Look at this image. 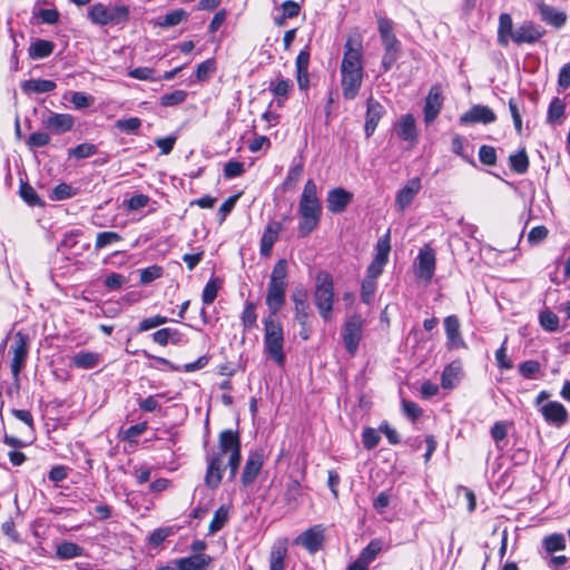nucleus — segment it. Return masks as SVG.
I'll use <instances>...</instances> for the list:
<instances>
[{"label":"nucleus","instance_id":"f257e3e1","mask_svg":"<svg viewBox=\"0 0 570 570\" xmlns=\"http://www.w3.org/2000/svg\"><path fill=\"white\" fill-rule=\"evenodd\" d=\"M228 455L229 478L233 480L238 471L242 453L240 439L237 432L224 430L218 435V450L206 455L205 485L209 489H217L222 482L226 469L225 456Z\"/></svg>","mask_w":570,"mask_h":570},{"label":"nucleus","instance_id":"f03ea898","mask_svg":"<svg viewBox=\"0 0 570 570\" xmlns=\"http://www.w3.org/2000/svg\"><path fill=\"white\" fill-rule=\"evenodd\" d=\"M340 71L343 98L345 100L355 99L364 78V55L360 37L347 38Z\"/></svg>","mask_w":570,"mask_h":570},{"label":"nucleus","instance_id":"7ed1b4c3","mask_svg":"<svg viewBox=\"0 0 570 570\" xmlns=\"http://www.w3.org/2000/svg\"><path fill=\"white\" fill-rule=\"evenodd\" d=\"M546 35V29L531 20L522 21L517 28H513L512 17L504 12L499 16L498 43L508 47L510 42L517 46L523 43H535Z\"/></svg>","mask_w":570,"mask_h":570},{"label":"nucleus","instance_id":"20e7f679","mask_svg":"<svg viewBox=\"0 0 570 570\" xmlns=\"http://www.w3.org/2000/svg\"><path fill=\"white\" fill-rule=\"evenodd\" d=\"M298 214L301 216L298 234L301 237H306L317 228L322 217V204L313 179H308L304 185L298 203Z\"/></svg>","mask_w":570,"mask_h":570},{"label":"nucleus","instance_id":"39448f33","mask_svg":"<svg viewBox=\"0 0 570 570\" xmlns=\"http://www.w3.org/2000/svg\"><path fill=\"white\" fill-rule=\"evenodd\" d=\"M264 352L278 366L286 361L284 352V328L281 322L268 316L264 321Z\"/></svg>","mask_w":570,"mask_h":570},{"label":"nucleus","instance_id":"423d86ee","mask_svg":"<svg viewBox=\"0 0 570 570\" xmlns=\"http://www.w3.org/2000/svg\"><path fill=\"white\" fill-rule=\"evenodd\" d=\"M334 303V283L327 273H320L314 289V304L321 317L328 322L332 318Z\"/></svg>","mask_w":570,"mask_h":570},{"label":"nucleus","instance_id":"0eeeda50","mask_svg":"<svg viewBox=\"0 0 570 570\" xmlns=\"http://www.w3.org/2000/svg\"><path fill=\"white\" fill-rule=\"evenodd\" d=\"M129 7L118 4L107 7L104 3H95L88 11V18L97 26L121 24L129 20Z\"/></svg>","mask_w":570,"mask_h":570},{"label":"nucleus","instance_id":"6e6552de","mask_svg":"<svg viewBox=\"0 0 570 570\" xmlns=\"http://www.w3.org/2000/svg\"><path fill=\"white\" fill-rule=\"evenodd\" d=\"M10 353H12L10 370L14 380V384L18 389L19 375L21 370L24 367L28 357V337L21 332L16 334L14 341L10 346Z\"/></svg>","mask_w":570,"mask_h":570},{"label":"nucleus","instance_id":"1a4fd4ad","mask_svg":"<svg viewBox=\"0 0 570 570\" xmlns=\"http://www.w3.org/2000/svg\"><path fill=\"white\" fill-rule=\"evenodd\" d=\"M364 321L361 315L350 316L343 327L342 338L346 351L354 355L363 335Z\"/></svg>","mask_w":570,"mask_h":570},{"label":"nucleus","instance_id":"9d476101","mask_svg":"<svg viewBox=\"0 0 570 570\" xmlns=\"http://www.w3.org/2000/svg\"><path fill=\"white\" fill-rule=\"evenodd\" d=\"M539 412L542 415L547 424L561 429L569 421V412L566 406L558 401H548L539 407Z\"/></svg>","mask_w":570,"mask_h":570},{"label":"nucleus","instance_id":"9b49d317","mask_svg":"<svg viewBox=\"0 0 570 570\" xmlns=\"http://www.w3.org/2000/svg\"><path fill=\"white\" fill-rule=\"evenodd\" d=\"M324 532L325 529L322 524L313 525L296 537L293 543L296 546H302L309 553H315L323 547L325 539Z\"/></svg>","mask_w":570,"mask_h":570},{"label":"nucleus","instance_id":"f8f14e48","mask_svg":"<svg viewBox=\"0 0 570 570\" xmlns=\"http://www.w3.org/2000/svg\"><path fill=\"white\" fill-rule=\"evenodd\" d=\"M390 250L391 246L389 235H386L384 238L379 239L376 244V255L367 266L365 277L376 281V278L383 273V268L389 259Z\"/></svg>","mask_w":570,"mask_h":570},{"label":"nucleus","instance_id":"ddd939ff","mask_svg":"<svg viewBox=\"0 0 570 570\" xmlns=\"http://www.w3.org/2000/svg\"><path fill=\"white\" fill-rule=\"evenodd\" d=\"M448 350L465 348L466 344L461 334V324L456 315H449L443 321Z\"/></svg>","mask_w":570,"mask_h":570},{"label":"nucleus","instance_id":"4468645a","mask_svg":"<svg viewBox=\"0 0 570 570\" xmlns=\"http://www.w3.org/2000/svg\"><path fill=\"white\" fill-rule=\"evenodd\" d=\"M291 297L294 303L296 321L299 325H306L312 315L307 291L304 287H296Z\"/></svg>","mask_w":570,"mask_h":570},{"label":"nucleus","instance_id":"2eb2a0df","mask_svg":"<svg viewBox=\"0 0 570 570\" xmlns=\"http://www.w3.org/2000/svg\"><path fill=\"white\" fill-rule=\"evenodd\" d=\"M41 122L45 128L55 134H63L73 127L75 118L69 114H57L48 111L47 116H42Z\"/></svg>","mask_w":570,"mask_h":570},{"label":"nucleus","instance_id":"dca6fc26","mask_svg":"<svg viewBox=\"0 0 570 570\" xmlns=\"http://www.w3.org/2000/svg\"><path fill=\"white\" fill-rule=\"evenodd\" d=\"M353 200V194L342 187H336L327 193V209L333 214L343 213Z\"/></svg>","mask_w":570,"mask_h":570},{"label":"nucleus","instance_id":"f3484780","mask_svg":"<svg viewBox=\"0 0 570 570\" xmlns=\"http://www.w3.org/2000/svg\"><path fill=\"white\" fill-rule=\"evenodd\" d=\"M384 112V107L377 100L373 99L372 97L366 100L364 131L367 138L374 134Z\"/></svg>","mask_w":570,"mask_h":570},{"label":"nucleus","instance_id":"a211bd4d","mask_svg":"<svg viewBox=\"0 0 570 570\" xmlns=\"http://www.w3.org/2000/svg\"><path fill=\"white\" fill-rule=\"evenodd\" d=\"M287 286L271 284L267 286L266 305L269 311V316H275L284 306L286 298Z\"/></svg>","mask_w":570,"mask_h":570},{"label":"nucleus","instance_id":"6ab92c4d","mask_svg":"<svg viewBox=\"0 0 570 570\" xmlns=\"http://www.w3.org/2000/svg\"><path fill=\"white\" fill-rule=\"evenodd\" d=\"M495 114L487 106L476 105L460 117L461 124H491L495 121Z\"/></svg>","mask_w":570,"mask_h":570},{"label":"nucleus","instance_id":"aec40b11","mask_svg":"<svg viewBox=\"0 0 570 570\" xmlns=\"http://www.w3.org/2000/svg\"><path fill=\"white\" fill-rule=\"evenodd\" d=\"M421 187V179L419 177H414L410 179L402 189L399 190L395 198V204L400 210H404L411 205Z\"/></svg>","mask_w":570,"mask_h":570},{"label":"nucleus","instance_id":"412c9836","mask_svg":"<svg viewBox=\"0 0 570 570\" xmlns=\"http://www.w3.org/2000/svg\"><path fill=\"white\" fill-rule=\"evenodd\" d=\"M263 463L262 453L253 452L248 455L242 474V483L244 487H248L255 481L262 470Z\"/></svg>","mask_w":570,"mask_h":570},{"label":"nucleus","instance_id":"4be33fe9","mask_svg":"<svg viewBox=\"0 0 570 570\" xmlns=\"http://www.w3.org/2000/svg\"><path fill=\"white\" fill-rule=\"evenodd\" d=\"M419 266L416 275L420 278L430 281L433 277L435 269V254L430 247L422 249L417 256Z\"/></svg>","mask_w":570,"mask_h":570},{"label":"nucleus","instance_id":"5701e85b","mask_svg":"<svg viewBox=\"0 0 570 570\" xmlns=\"http://www.w3.org/2000/svg\"><path fill=\"white\" fill-rule=\"evenodd\" d=\"M102 362V356L98 352L80 351L70 357V365L80 370H91Z\"/></svg>","mask_w":570,"mask_h":570},{"label":"nucleus","instance_id":"b1692460","mask_svg":"<svg viewBox=\"0 0 570 570\" xmlns=\"http://www.w3.org/2000/svg\"><path fill=\"white\" fill-rule=\"evenodd\" d=\"M287 546L288 540L286 538H278L274 542L269 556V570H284Z\"/></svg>","mask_w":570,"mask_h":570},{"label":"nucleus","instance_id":"393cba45","mask_svg":"<svg viewBox=\"0 0 570 570\" xmlns=\"http://www.w3.org/2000/svg\"><path fill=\"white\" fill-rule=\"evenodd\" d=\"M463 375L462 363L459 360L446 365L441 375V385L443 389L451 390L455 387Z\"/></svg>","mask_w":570,"mask_h":570},{"label":"nucleus","instance_id":"a878e982","mask_svg":"<svg viewBox=\"0 0 570 570\" xmlns=\"http://www.w3.org/2000/svg\"><path fill=\"white\" fill-rule=\"evenodd\" d=\"M212 562V557L204 553H195L190 557L176 560L178 570H206Z\"/></svg>","mask_w":570,"mask_h":570},{"label":"nucleus","instance_id":"bb28decb","mask_svg":"<svg viewBox=\"0 0 570 570\" xmlns=\"http://www.w3.org/2000/svg\"><path fill=\"white\" fill-rule=\"evenodd\" d=\"M395 130L399 138L404 141L414 142L417 139L415 119L411 114L404 115L400 118L395 126Z\"/></svg>","mask_w":570,"mask_h":570},{"label":"nucleus","instance_id":"cd10ccee","mask_svg":"<svg viewBox=\"0 0 570 570\" xmlns=\"http://www.w3.org/2000/svg\"><path fill=\"white\" fill-rule=\"evenodd\" d=\"M282 230V225L278 222L268 224L261 238V254L268 256L272 252L274 244L278 239V235Z\"/></svg>","mask_w":570,"mask_h":570},{"label":"nucleus","instance_id":"c85d7f7f","mask_svg":"<svg viewBox=\"0 0 570 570\" xmlns=\"http://www.w3.org/2000/svg\"><path fill=\"white\" fill-rule=\"evenodd\" d=\"M538 9L541 16V19L556 28H561L564 26L567 21V14L563 11L557 10L554 7H551L546 3H539Z\"/></svg>","mask_w":570,"mask_h":570},{"label":"nucleus","instance_id":"c756f323","mask_svg":"<svg viewBox=\"0 0 570 570\" xmlns=\"http://www.w3.org/2000/svg\"><path fill=\"white\" fill-rule=\"evenodd\" d=\"M442 108V97L441 94L432 88L429 92L425 106H424V120L426 124L434 121L438 117Z\"/></svg>","mask_w":570,"mask_h":570},{"label":"nucleus","instance_id":"7c9ffc66","mask_svg":"<svg viewBox=\"0 0 570 570\" xmlns=\"http://www.w3.org/2000/svg\"><path fill=\"white\" fill-rule=\"evenodd\" d=\"M153 340L155 343L166 346L168 343L174 345H178L181 343H186L185 336L177 328L165 327L156 331L153 334Z\"/></svg>","mask_w":570,"mask_h":570},{"label":"nucleus","instance_id":"2f4dec72","mask_svg":"<svg viewBox=\"0 0 570 570\" xmlns=\"http://www.w3.org/2000/svg\"><path fill=\"white\" fill-rule=\"evenodd\" d=\"M55 47L56 46L52 41L45 39H36L29 46L28 55L33 60L45 59L52 55Z\"/></svg>","mask_w":570,"mask_h":570},{"label":"nucleus","instance_id":"473e14b6","mask_svg":"<svg viewBox=\"0 0 570 570\" xmlns=\"http://www.w3.org/2000/svg\"><path fill=\"white\" fill-rule=\"evenodd\" d=\"M56 82L48 79H29L21 83L24 94H45L55 90Z\"/></svg>","mask_w":570,"mask_h":570},{"label":"nucleus","instance_id":"72a5a7b5","mask_svg":"<svg viewBox=\"0 0 570 570\" xmlns=\"http://www.w3.org/2000/svg\"><path fill=\"white\" fill-rule=\"evenodd\" d=\"M83 556V548L73 542H62L56 549V557L60 560H69Z\"/></svg>","mask_w":570,"mask_h":570},{"label":"nucleus","instance_id":"f704fd0d","mask_svg":"<svg viewBox=\"0 0 570 570\" xmlns=\"http://www.w3.org/2000/svg\"><path fill=\"white\" fill-rule=\"evenodd\" d=\"M229 518V508L226 505L219 507L215 513L212 522L209 523L208 533L215 534L220 531L227 523Z\"/></svg>","mask_w":570,"mask_h":570},{"label":"nucleus","instance_id":"c9c22d12","mask_svg":"<svg viewBox=\"0 0 570 570\" xmlns=\"http://www.w3.org/2000/svg\"><path fill=\"white\" fill-rule=\"evenodd\" d=\"M188 18L187 11L184 9H176L168 13H166L159 21L158 26L160 28H169L179 24L181 21Z\"/></svg>","mask_w":570,"mask_h":570},{"label":"nucleus","instance_id":"e433bc0d","mask_svg":"<svg viewBox=\"0 0 570 570\" xmlns=\"http://www.w3.org/2000/svg\"><path fill=\"white\" fill-rule=\"evenodd\" d=\"M287 266L286 259H279L272 271L268 283L287 286Z\"/></svg>","mask_w":570,"mask_h":570},{"label":"nucleus","instance_id":"4c0bfd02","mask_svg":"<svg viewBox=\"0 0 570 570\" xmlns=\"http://www.w3.org/2000/svg\"><path fill=\"white\" fill-rule=\"evenodd\" d=\"M510 167L517 174H524L529 168V159L524 149L510 155Z\"/></svg>","mask_w":570,"mask_h":570},{"label":"nucleus","instance_id":"58836bf2","mask_svg":"<svg viewBox=\"0 0 570 570\" xmlns=\"http://www.w3.org/2000/svg\"><path fill=\"white\" fill-rule=\"evenodd\" d=\"M542 544L548 553H553L566 549V539L560 533H553L546 537Z\"/></svg>","mask_w":570,"mask_h":570},{"label":"nucleus","instance_id":"ea45409f","mask_svg":"<svg viewBox=\"0 0 570 570\" xmlns=\"http://www.w3.org/2000/svg\"><path fill=\"white\" fill-rule=\"evenodd\" d=\"M97 151L98 148L96 145L90 142H83L76 146L75 148L69 149L68 155L69 157H73L76 159H85L96 155Z\"/></svg>","mask_w":570,"mask_h":570},{"label":"nucleus","instance_id":"a19ab883","mask_svg":"<svg viewBox=\"0 0 570 570\" xmlns=\"http://www.w3.org/2000/svg\"><path fill=\"white\" fill-rule=\"evenodd\" d=\"M304 173V164L303 161L293 165L287 173V176L283 183L284 189H292L299 181L302 175Z\"/></svg>","mask_w":570,"mask_h":570},{"label":"nucleus","instance_id":"79ce46f5","mask_svg":"<svg viewBox=\"0 0 570 570\" xmlns=\"http://www.w3.org/2000/svg\"><path fill=\"white\" fill-rule=\"evenodd\" d=\"M451 149L452 151L460 156L464 161L475 165V161L472 157V155H469L465 153V139L461 137L460 135H454L451 142Z\"/></svg>","mask_w":570,"mask_h":570},{"label":"nucleus","instance_id":"37998d69","mask_svg":"<svg viewBox=\"0 0 570 570\" xmlns=\"http://www.w3.org/2000/svg\"><path fill=\"white\" fill-rule=\"evenodd\" d=\"M383 542L380 539H374L361 551L358 558L370 564L381 552Z\"/></svg>","mask_w":570,"mask_h":570},{"label":"nucleus","instance_id":"c03bdc74","mask_svg":"<svg viewBox=\"0 0 570 570\" xmlns=\"http://www.w3.org/2000/svg\"><path fill=\"white\" fill-rule=\"evenodd\" d=\"M566 105L560 98H553L548 108L547 119L549 122L554 124L563 117Z\"/></svg>","mask_w":570,"mask_h":570},{"label":"nucleus","instance_id":"a18cd8bd","mask_svg":"<svg viewBox=\"0 0 570 570\" xmlns=\"http://www.w3.org/2000/svg\"><path fill=\"white\" fill-rule=\"evenodd\" d=\"M293 83L289 79L279 78L276 81H272L269 83V90L277 98L286 99L289 90L292 89Z\"/></svg>","mask_w":570,"mask_h":570},{"label":"nucleus","instance_id":"49530a36","mask_svg":"<svg viewBox=\"0 0 570 570\" xmlns=\"http://www.w3.org/2000/svg\"><path fill=\"white\" fill-rule=\"evenodd\" d=\"M120 240L122 237L116 232H101L97 234L95 248L99 250Z\"/></svg>","mask_w":570,"mask_h":570},{"label":"nucleus","instance_id":"de8ad7c7","mask_svg":"<svg viewBox=\"0 0 570 570\" xmlns=\"http://www.w3.org/2000/svg\"><path fill=\"white\" fill-rule=\"evenodd\" d=\"M540 325L548 332H554L559 328V317L550 309H544L539 316Z\"/></svg>","mask_w":570,"mask_h":570},{"label":"nucleus","instance_id":"09e8293b","mask_svg":"<svg viewBox=\"0 0 570 570\" xmlns=\"http://www.w3.org/2000/svg\"><path fill=\"white\" fill-rule=\"evenodd\" d=\"M187 98L185 90L178 89L170 94H166L160 98V105L164 107H171L184 102Z\"/></svg>","mask_w":570,"mask_h":570},{"label":"nucleus","instance_id":"8fccbe9b","mask_svg":"<svg viewBox=\"0 0 570 570\" xmlns=\"http://www.w3.org/2000/svg\"><path fill=\"white\" fill-rule=\"evenodd\" d=\"M541 365L538 361L529 360L519 365V373L528 380H532L540 372Z\"/></svg>","mask_w":570,"mask_h":570},{"label":"nucleus","instance_id":"3c124183","mask_svg":"<svg viewBox=\"0 0 570 570\" xmlns=\"http://www.w3.org/2000/svg\"><path fill=\"white\" fill-rule=\"evenodd\" d=\"M21 198L30 206L41 205L42 202L37 195L35 188L29 184H21L20 186Z\"/></svg>","mask_w":570,"mask_h":570},{"label":"nucleus","instance_id":"603ef678","mask_svg":"<svg viewBox=\"0 0 570 570\" xmlns=\"http://www.w3.org/2000/svg\"><path fill=\"white\" fill-rule=\"evenodd\" d=\"M141 126V120L137 117L119 119L116 121V128L127 134L136 132Z\"/></svg>","mask_w":570,"mask_h":570},{"label":"nucleus","instance_id":"864d4df0","mask_svg":"<svg viewBox=\"0 0 570 570\" xmlns=\"http://www.w3.org/2000/svg\"><path fill=\"white\" fill-rule=\"evenodd\" d=\"M376 291V281L365 277L362 282L361 298L365 304L372 302L373 295Z\"/></svg>","mask_w":570,"mask_h":570},{"label":"nucleus","instance_id":"5fc2aeb1","mask_svg":"<svg viewBox=\"0 0 570 570\" xmlns=\"http://www.w3.org/2000/svg\"><path fill=\"white\" fill-rule=\"evenodd\" d=\"M381 440L379 432L373 428L364 429L362 433L363 445L367 450L374 449Z\"/></svg>","mask_w":570,"mask_h":570},{"label":"nucleus","instance_id":"6e6d98bb","mask_svg":"<svg viewBox=\"0 0 570 570\" xmlns=\"http://www.w3.org/2000/svg\"><path fill=\"white\" fill-rule=\"evenodd\" d=\"M76 194V189L70 185L61 183L52 189L51 198L56 200H63L73 197Z\"/></svg>","mask_w":570,"mask_h":570},{"label":"nucleus","instance_id":"4d7b16f0","mask_svg":"<svg viewBox=\"0 0 570 570\" xmlns=\"http://www.w3.org/2000/svg\"><path fill=\"white\" fill-rule=\"evenodd\" d=\"M257 321V314L255 312L254 303H246L245 308L242 313V323L246 330L252 328Z\"/></svg>","mask_w":570,"mask_h":570},{"label":"nucleus","instance_id":"13d9d810","mask_svg":"<svg viewBox=\"0 0 570 570\" xmlns=\"http://www.w3.org/2000/svg\"><path fill=\"white\" fill-rule=\"evenodd\" d=\"M479 159L487 166H494L497 164V151L494 147L483 145L479 149Z\"/></svg>","mask_w":570,"mask_h":570},{"label":"nucleus","instance_id":"bf43d9fd","mask_svg":"<svg viewBox=\"0 0 570 570\" xmlns=\"http://www.w3.org/2000/svg\"><path fill=\"white\" fill-rule=\"evenodd\" d=\"M163 275V268L157 265L149 266L147 268L141 269L140 272V283L149 284L153 281L159 278Z\"/></svg>","mask_w":570,"mask_h":570},{"label":"nucleus","instance_id":"052dcab7","mask_svg":"<svg viewBox=\"0 0 570 570\" xmlns=\"http://www.w3.org/2000/svg\"><path fill=\"white\" fill-rule=\"evenodd\" d=\"M167 322H168V318L166 316H161V315H156L153 317L144 318L138 326V332L149 331L151 328H155L157 326L166 324Z\"/></svg>","mask_w":570,"mask_h":570},{"label":"nucleus","instance_id":"680f3d73","mask_svg":"<svg viewBox=\"0 0 570 570\" xmlns=\"http://www.w3.org/2000/svg\"><path fill=\"white\" fill-rule=\"evenodd\" d=\"M94 97L86 92L76 91L71 96V102L77 109L88 108L94 104Z\"/></svg>","mask_w":570,"mask_h":570},{"label":"nucleus","instance_id":"e2e57ef3","mask_svg":"<svg viewBox=\"0 0 570 570\" xmlns=\"http://www.w3.org/2000/svg\"><path fill=\"white\" fill-rule=\"evenodd\" d=\"M148 429V425H147V422H141V423H138V424H135V425H131L129 426L125 432H124V439L129 441V442H136L137 439L146 432V430Z\"/></svg>","mask_w":570,"mask_h":570},{"label":"nucleus","instance_id":"0e129e2a","mask_svg":"<svg viewBox=\"0 0 570 570\" xmlns=\"http://www.w3.org/2000/svg\"><path fill=\"white\" fill-rule=\"evenodd\" d=\"M49 142H50V136L46 132H40V131L32 132L27 140V145L30 148L45 147Z\"/></svg>","mask_w":570,"mask_h":570},{"label":"nucleus","instance_id":"69168bd1","mask_svg":"<svg viewBox=\"0 0 570 570\" xmlns=\"http://www.w3.org/2000/svg\"><path fill=\"white\" fill-rule=\"evenodd\" d=\"M403 413L412 421L417 420L422 415V409L414 402L402 401Z\"/></svg>","mask_w":570,"mask_h":570},{"label":"nucleus","instance_id":"338daca9","mask_svg":"<svg viewBox=\"0 0 570 570\" xmlns=\"http://www.w3.org/2000/svg\"><path fill=\"white\" fill-rule=\"evenodd\" d=\"M218 293V286L216 284V281H209L203 291L202 299L203 303L206 305H210L215 298L217 297Z\"/></svg>","mask_w":570,"mask_h":570},{"label":"nucleus","instance_id":"774afa93","mask_svg":"<svg viewBox=\"0 0 570 570\" xmlns=\"http://www.w3.org/2000/svg\"><path fill=\"white\" fill-rule=\"evenodd\" d=\"M128 76L138 80H155V70L149 67H138L131 69Z\"/></svg>","mask_w":570,"mask_h":570}]
</instances>
